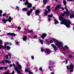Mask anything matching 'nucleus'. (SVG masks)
I'll return each mask as SVG.
<instances>
[{
  "label": "nucleus",
  "instance_id": "1",
  "mask_svg": "<svg viewBox=\"0 0 74 74\" xmlns=\"http://www.w3.org/2000/svg\"><path fill=\"white\" fill-rule=\"evenodd\" d=\"M71 23L70 22V20H67L66 19H64V20L62 21L60 23V24L61 25H66V26L68 28H69L71 26L69 24H71Z\"/></svg>",
  "mask_w": 74,
  "mask_h": 74
},
{
  "label": "nucleus",
  "instance_id": "2",
  "mask_svg": "<svg viewBox=\"0 0 74 74\" xmlns=\"http://www.w3.org/2000/svg\"><path fill=\"white\" fill-rule=\"evenodd\" d=\"M56 45L58 48H62V46H63V43L62 42H60L58 41H56Z\"/></svg>",
  "mask_w": 74,
  "mask_h": 74
},
{
  "label": "nucleus",
  "instance_id": "3",
  "mask_svg": "<svg viewBox=\"0 0 74 74\" xmlns=\"http://www.w3.org/2000/svg\"><path fill=\"white\" fill-rule=\"evenodd\" d=\"M69 71L70 73H73L74 71V65L73 64H71L69 66Z\"/></svg>",
  "mask_w": 74,
  "mask_h": 74
},
{
  "label": "nucleus",
  "instance_id": "4",
  "mask_svg": "<svg viewBox=\"0 0 74 74\" xmlns=\"http://www.w3.org/2000/svg\"><path fill=\"white\" fill-rule=\"evenodd\" d=\"M50 7H51L49 6H48L47 7V9H48V11H45V15L46 16V15H48V14L49 13V11H51V9H50Z\"/></svg>",
  "mask_w": 74,
  "mask_h": 74
},
{
  "label": "nucleus",
  "instance_id": "5",
  "mask_svg": "<svg viewBox=\"0 0 74 74\" xmlns=\"http://www.w3.org/2000/svg\"><path fill=\"white\" fill-rule=\"evenodd\" d=\"M13 66L14 68V70H16L17 73L20 74L21 72H20V71L19 70H18V68L17 67V66H15V65L14 64H13Z\"/></svg>",
  "mask_w": 74,
  "mask_h": 74
},
{
  "label": "nucleus",
  "instance_id": "6",
  "mask_svg": "<svg viewBox=\"0 0 74 74\" xmlns=\"http://www.w3.org/2000/svg\"><path fill=\"white\" fill-rule=\"evenodd\" d=\"M32 11H33V9H31L29 10V12H27V15L28 16H30V14H32Z\"/></svg>",
  "mask_w": 74,
  "mask_h": 74
},
{
  "label": "nucleus",
  "instance_id": "7",
  "mask_svg": "<svg viewBox=\"0 0 74 74\" xmlns=\"http://www.w3.org/2000/svg\"><path fill=\"white\" fill-rule=\"evenodd\" d=\"M47 36V34L43 33L42 35V36H41V37L42 38V39H44V37H46Z\"/></svg>",
  "mask_w": 74,
  "mask_h": 74
},
{
  "label": "nucleus",
  "instance_id": "8",
  "mask_svg": "<svg viewBox=\"0 0 74 74\" xmlns=\"http://www.w3.org/2000/svg\"><path fill=\"white\" fill-rule=\"evenodd\" d=\"M40 13V11L38 10H35V15H38Z\"/></svg>",
  "mask_w": 74,
  "mask_h": 74
},
{
  "label": "nucleus",
  "instance_id": "9",
  "mask_svg": "<svg viewBox=\"0 0 74 74\" xmlns=\"http://www.w3.org/2000/svg\"><path fill=\"white\" fill-rule=\"evenodd\" d=\"M25 71L26 73L28 72L29 74H33V73L31 72V71L29 70V69H25Z\"/></svg>",
  "mask_w": 74,
  "mask_h": 74
},
{
  "label": "nucleus",
  "instance_id": "10",
  "mask_svg": "<svg viewBox=\"0 0 74 74\" xmlns=\"http://www.w3.org/2000/svg\"><path fill=\"white\" fill-rule=\"evenodd\" d=\"M51 45L55 51H57V50H58V48H57L55 45H54V44H52Z\"/></svg>",
  "mask_w": 74,
  "mask_h": 74
},
{
  "label": "nucleus",
  "instance_id": "11",
  "mask_svg": "<svg viewBox=\"0 0 74 74\" xmlns=\"http://www.w3.org/2000/svg\"><path fill=\"white\" fill-rule=\"evenodd\" d=\"M27 7L28 8H30L32 7V4L30 3H29L27 5Z\"/></svg>",
  "mask_w": 74,
  "mask_h": 74
},
{
  "label": "nucleus",
  "instance_id": "12",
  "mask_svg": "<svg viewBox=\"0 0 74 74\" xmlns=\"http://www.w3.org/2000/svg\"><path fill=\"white\" fill-rule=\"evenodd\" d=\"M2 21L3 23H6L7 21L8 22V19H5L4 18H2Z\"/></svg>",
  "mask_w": 74,
  "mask_h": 74
},
{
  "label": "nucleus",
  "instance_id": "13",
  "mask_svg": "<svg viewBox=\"0 0 74 74\" xmlns=\"http://www.w3.org/2000/svg\"><path fill=\"white\" fill-rule=\"evenodd\" d=\"M23 11H28L29 9L27 8H24L22 9Z\"/></svg>",
  "mask_w": 74,
  "mask_h": 74
},
{
  "label": "nucleus",
  "instance_id": "14",
  "mask_svg": "<svg viewBox=\"0 0 74 74\" xmlns=\"http://www.w3.org/2000/svg\"><path fill=\"white\" fill-rule=\"evenodd\" d=\"M15 34H14V33H8L7 34L8 36H16Z\"/></svg>",
  "mask_w": 74,
  "mask_h": 74
},
{
  "label": "nucleus",
  "instance_id": "15",
  "mask_svg": "<svg viewBox=\"0 0 74 74\" xmlns=\"http://www.w3.org/2000/svg\"><path fill=\"white\" fill-rule=\"evenodd\" d=\"M12 19H13V18H12V17H11L10 16H9V17L8 20V21L9 22H11V20H12Z\"/></svg>",
  "mask_w": 74,
  "mask_h": 74
},
{
  "label": "nucleus",
  "instance_id": "16",
  "mask_svg": "<svg viewBox=\"0 0 74 74\" xmlns=\"http://www.w3.org/2000/svg\"><path fill=\"white\" fill-rule=\"evenodd\" d=\"M61 7V5H58L55 8V11H56L58 9V8H59L60 7Z\"/></svg>",
  "mask_w": 74,
  "mask_h": 74
},
{
  "label": "nucleus",
  "instance_id": "17",
  "mask_svg": "<svg viewBox=\"0 0 74 74\" xmlns=\"http://www.w3.org/2000/svg\"><path fill=\"white\" fill-rule=\"evenodd\" d=\"M69 49V47L67 45L64 46V48H63V51H65L66 49Z\"/></svg>",
  "mask_w": 74,
  "mask_h": 74
},
{
  "label": "nucleus",
  "instance_id": "18",
  "mask_svg": "<svg viewBox=\"0 0 74 74\" xmlns=\"http://www.w3.org/2000/svg\"><path fill=\"white\" fill-rule=\"evenodd\" d=\"M46 51L47 52V54H49L51 52V50H49L48 49H46Z\"/></svg>",
  "mask_w": 74,
  "mask_h": 74
},
{
  "label": "nucleus",
  "instance_id": "19",
  "mask_svg": "<svg viewBox=\"0 0 74 74\" xmlns=\"http://www.w3.org/2000/svg\"><path fill=\"white\" fill-rule=\"evenodd\" d=\"M14 73L15 72L14 71H12V73L7 72H5L4 74H14Z\"/></svg>",
  "mask_w": 74,
  "mask_h": 74
},
{
  "label": "nucleus",
  "instance_id": "20",
  "mask_svg": "<svg viewBox=\"0 0 74 74\" xmlns=\"http://www.w3.org/2000/svg\"><path fill=\"white\" fill-rule=\"evenodd\" d=\"M23 41H25L26 40H27V36H24L23 38Z\"/></svg>",
  "mask_w": 74,
  "mask_h": 74
},
{
  "label": "nucleus",
  "instance_id": "21",
  "mask_svg": "<svg viewBox=\"0 0 74 74\" xmlns=\"http://www.w3.org/2000/svg\"><path fill=\"white\" fill-rule=\"evenodd\" d=\"M64 14H66L67 16H68V15H69L70 14V13L68 12H65Z\"/></svg>",
  "mask_w": 74,
  "mask_h": 74
},
{
  "label": "nucleus",
  "instance_id": "22",
  "mask_svg": "<svg viewBox=\"0 0 74 74\" xmlns=\"http://www.w3.org/2000/svg\"><path fill=\"white\" fill-rule=\"evenodd\" d=\"M73 18L74 17V14H71V15L70 16V18L71 19L73 18Z\"/></svg>",
  "mask_w": 74,
  "mask_h": 74
},
{
  "label": "nucleus",
  "instance_id": "23",
  "mask_svg": "<svg viewBox=\"0 0 74 74\" xmlns=\"http://www.w3.org/2000/svg\"><path fill=\"white\" fill-rule=\"evenodd\" d=\"M17 66L19 69H20V70H21V69H22V66H21V65H18Z\"/></svg>",
  "mask_w": 74,
  "mask_h": 74
},
{
  "label": "nucleus",
  "instance_id": "24",
  "mask_svg": "<svg viewBox=\"0 0 74 74\" xmlns=\"http://www.w3.org/2000/svg\"><path fill=\"white\" fill-rule=\"evenodd\" d=\"M39 41H40V42L41 44H43V40L40 39H39Z\"/></svg>",
  "mask_w": 74,
  "mask_h": 74
},
{
  "label": "nucleus",
  "instance_id": "25",
  "mask_svg": "<svg viewBox=\"0 0 74 74\" xmlns=\"http://www.w3.org/2000/svg\"><path fill=\"white\" fill-rule=\"evenodd\" d=\"M5 62L8 63H9V64H10V63H11V61H9L7 60H6Z\"/></svg>",
  "mask_w": 74,
  "mask_h": 74
},
{
  "label": "nucleus",
  "instance_id": "26",
  "mask_svg": "<svg viewBox=\"0 0 74 74\" xmlns=\"http://www.w3.org/2000/svg\"><path fill=\"white\" fill-rule=\"evenodd\" d=\"M3 49H6L7 48V46H6V45H5L4 46H2V48Z\"/></svg>",
  "mask_w": 74,
  "mask_h": 74
},
{
  "label": "nucleus",
  "instance_id": "27",
  "mask_svg": "<svg viewBox=\"0 0 74 74\" xmlns=\"http://www.w3.org/2000/svg\"><path fill=\"white\" fill-rule=\"evenodd\" d=\"M48 16L49 18H52L53 17V15L51 14V15H48Z\"/></svg>",
  "mask_w": 74,
  "mask_h": 74
},
{
  "label": "nucleus",
  "instance_id": "28",
  "mask_svg": "<svg viewBox=\"0 0 74 74\" xmlns=\"http://www.w3.org/2000/svg\"><path fill=\"white\" fill-rule=\"evenodd\" d=\"M58 23H59V22H58V21L56 20L55 21V22H54V23L55 24V25L56 24H58Z\"/></svg>",
  "mask_w": 74,
  "mask_h": 74
},
{
  "label": "nucleus",
  "instance_id": "29",
  "mask_svg": "<svg viewBox=\"0 0 74 74\" xmlns=\"http://www.w3.org/2000/svg\"><path fill=\"white\" fill-rule=\"evenodd\" d=\"M63 3L64 5H66V1L65 0H63Z\"/></svg>",
  "mask_w": 74,
  "mask_h": 74
},
{
  "label": "nucleus",
  "instance_id": "30",
  "mask_svg": "<svg viewBox=\"0 0 74 74\" xmlns=\"http://www.w3.org/2000/svg\"><path fill=\"white\" fill-rule=\"evenodd\" d=\"M5 45H6V46L7 47V45H11V44H9L8 42H6V43L5 44Z\"/></svg>",
  "mask_w": 74,
  "mask_h": 74
},
{
  "label": "nucleus",
  "instance_id": "31",
  "mask_svg": "<svg viewBox=\"0 0 74 74\" xmlns=\"http://www.w3.org/2000/svg\"><path fill=\"white\" fill-rule=\"evenodd\" d=\"M43 2L44 4H46L47 2V0H43Z\"/></svg>",
  "mask_w": 74,
  "mask_h": 74
},
{
  "label": "nucleus",
  "instance_id": "32",
  "mask_svg": "<svg viewBox=\"0 0 74 74\" xmlns=\"http://www.w3.org/2000/svg\"><path fill=\"white\" fill-rule=\"evenodd\" d=\"M63 19V17H59V19L60 21H62V19Z\"/></svg>",
  "mask_w": 74,
  "mask_h": 74
},
{
  "label": "nucleus",
  "instance_id": "33",
  "mask_svg": "<svg viewBox=\"0 0 74 74\" xmlns=\"http://www.w3.org/2000/svg\"><path fill=\"white\" fill-rule=\"evenodd\" d=\"M29 4V2L28 1H26L25 3V5H26L27 4Z\"/></svg>",
  "mask_w": 74,
  "mask_h": 74
},
{
  "label": "nucleus",
  "instance_id": "34",
  "mask_svg": "<svg viewBox=\"0 0 74 74\" xmlns=\"http://www.w3.org/2000/svg\"><path fill=\"white\" fill-rule=\"evenodd\" d=\"M7 48L8 50H10V47H9V46H7Z\"/></svg>",
  "mask_w": 74,
  "mask_h": 74
},
{
  "label": "nucleus",
  "instance_id": "35",
  "mask_svg": "<svg viewBox=\"0 0 74 74\" xmlns=\"http://www.w3.org/2000/svg\"><path fill=\"white\" fill-rule=\"evenodd\" d=\"M25 30L27 32H29V29H25Z\"/></svg>",
  "mask_w": 74,
  "mask_h": 74
},
{
  "label": "nucleus",
  "instance_id": "36",
  "mask_svg": "<svg viewBox=\"0 0 74 74\" xmlns=\"http://www.w3.org/2000/svg\"><path fill=\"white\" fill-rule=\"evenodd\" d=\"M5 58L6 59H8V56L7 55H6Z\"/></svg>",
  "mask_w": 74,
  "mask_h": 74
},
{
  "label": "nucleus",
  "instance_id": "37",
  "mask_svg": "<svg viewBox=\"0 0 74 74\" xmlns=\"http://www.w3.org/2000/svg\"><path fill=\"white\" fill-rule=\"evenodd\" d=\"M4 63V61L3 60L1 61V63H2V64H3Z\"/></svg>",
  "mask_w": 74,
  "mask_h": 74
},
{
  "label": "nucleus",
  "instance_id": "38",
  "mask_svg": "<svg viewBox=\"0 0 74 74\" xmlns=\"http://www.w3.org/2000/svg\"><path fill=\"white\" fill-rule=\"evenodd\" d=\"M73 57V56L71 55H70L69 56V58H72Z\"/></svg>",
  "mask_w": 74,
  "mask_h": 74
},
{
  "label": "nucleus",
  "instance_id": "39",
  "mask_svg": "<svg viewBox=\"0 0 74 74\" xmlns=\"http://www.w3.org/2000/svg\"><path fill=\"white\" fill-rule=\"evenodd\" d=\"M2 47L3 45H0V49H1L2 48Z\"/></svg>",
  "mask_w": 74,
  "mask_h": 74
},
{
  "label": "nucleus",
  "instance_id": "40",
  "mask_svg": "<svg viewBox=\"0 0 74 74\" xmlns=\"http://www.w3.org/2000/svg\"><path fill=\"white\" fill-rule=\"evenodd\" d=\"M2 43H3V41L1 40H0V44H1Z\"/></svg>",
  "mask_w": 74,
  "mask_h": 74
},
{
  "label": "nucleus",
  "instance_id": "41",
  "mask_svg": "<svg viewBox=\"0 0 74 74\" xmlns=\"http://www.w3.org/2000/svg\"><path fill=\"white\" fill-rule=\"evenodd\" d=\"M17 29L18 30H21V27H19Z\"/></svg>",
  "mask_w": 74,
  "mask_h": 74
},
{
  "label": "nucleus",
  "instance_id": "42",
  "mask_svg": "<svg viewBox=\"0 0 74 74\" xmlns=\"http://www.w3.org/2000/svg\"><path fill=\"white\" fill-rule=\"evenodd\" d=\"M34 37L35 38H37V36L36 35L34 36Z\"/></svg>",
  "mask_w": 74,
  "mask_h": 74
},
{
  "label": "nucleus",
  "instance_id": "43",
  "mask_svg": "<svg viewBox=\"0 0 74 74\" xmlns=\"http://www.w3.org/2000/svg\"><path fill=\"white\" fill-rule=\"evenodd\" d=\"M16 45H19V44H18V42H16Z\"/></svg>",
  "mask_w": 74,
  "mask_h": 74
},
{
  "label": "nucleus",
  "instance_id": "44",
  "mask_svg": "<svg viewBox=\"0 0 74 74\" xmlns=\"http://www.w3.org/2000/svg\"><path fill=\"white\" fill-rule=\"evenodd\" d=\"M53 42V41L52 40H51L50 41V43L51 44V43H52Z\"/></svg>",
  "mask_w": 74,
  "mask_h": 74
},
{
  "label": "nucleus",
  "instance_id": "45",
  "mask_svg": "<svg viewBox=\"0 0 74 74\" xmlns=\"http://www.w3.org/2000/svg\"><path fill=\"white\" fill-rule=\"evenodd\" d=\"M39 70H40V71H42V68H41V67H40L39 68Z\"/></svg>",
  "mask_w": 74,
  "mask_h": 74
},
{
  "label": "nucleus",
  "instance_id": "46",
  "mask_svg": "<svg viewBox=\"0 0 74 74\" xmlns=\"http://www.w3.org/2000/svg\"><path fill=\"white\" fill-rule=\"evenodd\" d=\"M3 69H5V70H7V67H5L3 68Z\"/></svg>",
  "mask_w": 74,
  "mask_h": 74
},
{
  "label": "nucleus",
  "instance_id": "47",
  "mask_svg": "<svg viewBox=\"0 0 74 74\" xmlns=\"http://www.w3.org/2000/svg\"><path fill=\"white\" fill-rule=\"evenodd\" d=\"M45 42H47V43H48V40L47 39H45Z\"/></svg>",
  "mask_w": 74,
  "mask_h": 74
},
{
  "label": "nucleus",
  "instance_id": "48",
  "mask_svg": "<svg viewBox=\"0 0 74 74\" xmlns=\"http://www.w3.org/2000/svg\"><path fill=\"white\" fill-rule=\"evenodd\" d=\"M3 13V12H2V10H0V14H1Z\"/></svg>",
  "mask_w": 74,
  "mask_h": 74
},
{
  "label": "nucleus",
  "instance_id": "49",
  "mask_svg": "<svg viewBox=\"0 0 74 74\" xmlns=\"http://www.w3.org/2000/svg\"><path fill=\"white\" fill-rule=\"evenodd\" d=\"M44 49H43L41 48V51H42V52H44Z\"/></svg>",
  "mask_w": 74,
  "mask_h": 74
},
{
  "label": "nucleus",
  "instance_id": "50",
  "mask_svg": "<svg viewBox=\"0 0 74 74\" xmlns=\"http://www.w3.org/2000/svg\"><path fill=\"white\" fill-rule=\"evenodd\" d=\"M6 15V14L5 13L3 14V16H5Z\"/></svg>",
  "mask_w": 74,
  "mask_h": 74
},
{
  "label": "nucleus",
  "instance_id": "51",
  "mask_svg": "<svg viewBox=\"0 0 74 74\" xmlns=\"http://www.w3.org/2000/svg\"><path fill=\"white\" fill-rule=\"evenodd\" d=\"M65 8L66 11H67V10H68L67 8V7H66V6L65 7Z\"/></svg>",
  "mask_w": 74,
  "mask_h": 74
},
{
  "label": "nucleus",
  "instance_id": "52",
  "mask_svg": "<svg viewBox=\"0 0 74 74\" xmlns=\"http://www.w3.org/2000/svg\"><path fill=\"white\" fill-rule=\"evenodd\" d=\"M8 56H10V57H11V55L10 53H9L8 54Z\"/></svg>",
  "mask_w": 74,
  "mask_h": 74
},
{
  "label": "nucleus",
  "instance_id": "53",
  "mask_svg": "<svg viewBox=\"0 0 74 74\" xmlns=\"http://www.w3.org/2000/svg\"><path fill=\"white\" fill-rule=\"evenodd\" d=\"M34 57L33 56H32V59L33 60V59H34Z\"/></svg>",
  "mask_w": 74,
  "mask_h": 74
},
{
  "label": "nucleus",
  "instance_id": "54",
  "mask_svg": "<svg viewBox=\"0 0 74 74\" xmlns=\"http://www.w3.org/2000/svg\"><path fill=\"white\" fill-rule=\"evenodd\" d=\"M33 8V10H36V7H33V8Z\"/></svg>",
  "mask_w": 74,
  "mask_h": 74
},
{
  "label": "nucleus",
  "instance_id": "55",
  "mask_svg": "<svg viewBox=\"0 0 74 74\" xmlns=\"http://www.w3.org/2000/svg\"><path fill=\"white\" fill-rule=\"evenodd\" d=\"M29 32H30V33H33V31L31 30L30 31H29Z\"/></svg>",
  "mask_w": 74,
  "mask_h": 74
},
{
  "label": "nucleus",
  "instance_id": "56",
  "mask_svg": "<svg viewBox=\"0 0 74 74\" xmlns=\"http://www.w3.org/2000/svg\"><path fill=\"white\" fill-rule=\"evenodd\" d=\"M3 69V68L1 67H0V70H2Z\"/></svg>",
  "mask_w": 74,
  "mask_h": 74
},
{
  "label": "nucleus",
  "instance_id": "57",
  "mask_svg": "<svg viewBox=\"0 0 74 74\" xmlns=\"http://www.w3.org/2000/svg\"><path fill=\"white\" fill-rule=\"evenodd\" d=\"M10 67H12V64H10L9 65Z\"/></svg>",
  "mask_w": 74,
  "mask_h": 74
},
{
  "label": "nucleus",
  "instance_id": "58",
  "mask_svg": "<svg viewBox=\"0 0 74 74\" xmlns=\"http://www.w3.org/2000/svg\"><path fill=\"white\" fill-rule=\"evenodd\" d=\"M68 62V61H67V60H66V64H67V63Z\"/></svg>",
  "mask_w": 74,
  "mask_h": 74
},
{
  "label": "nucleus",
  "instance_id": "59",
  "mask_svg": "<svg viewBox=\"0 0 74 74\" xmlns=\"http://www.w3.org/2000/svg\"><path fill=\"white\" fill-rule=\"evenodd\" d=\"M16 8L17 9H19V7H18V6H16Z\"/></svg>",
  "mask_w": 74,
  "mask_h": 74
},
{
  "label": "nucleus",
  "instance_id": "60",
  "mask_svg": "<svg viewBox=\"0 0 74 74\" xmlns=\"http://www.w3.org/2000/svg\"><path fill=\"white\" fill-rule=\"evenodd\" d=\"M64 16V14H61L62 16Z\"/></svg>",
  "mask_w": 74,
  "mask_h": 74
},
{
  "label": "nucleus",
  "instance_id": "61",
  "mask_svg": "<svg viewBox=\"0 0 74 74\" xmlns=\"http://www.w3.org/2000/svg\"><path fill=\"white\" fill-rule=\"evenodd\" d=\"M48 20L49 21H51V18H49Z\"/></svg>",
  "mask_w": 74,
  "mask_h": 74
},
{
  "label": "nucleus",
  "instance_id": "62",
  "mask_svg": "<svg viewBox=\"0 0 74 74\" xmlns=\"http://www.w3.org/2000/svg\"><path fill=\"white\" fill-rule=\"evenodd\" d=\"M49 68V69H50V68H51V66H48Z\"/></svg>",
  "mask_w": 74,
  "mask_h": 74
},
{
  "label": "nucleus",
  "instance_id": "63",
  "mask_svg": "<svg viewBox=\"0 0 74 74\" xmlns=\"http://www.w3.org/2000/svg\"><path fill=\"white\" fill-rule=\"evenodd\" d=\"M16 64H19V63L18 62H16Z\"/></svg>",
  "mask_w": 74,
  "mask_h": 74
},
{
  "label": "nucleus",
  "instance_id": "64",
  "mask_svg": "<svg viewBox=\"0 0 74 74\" xmlns=\"http://www.w3.org/2000/svg\"><path fill=\"white\" fill-rule=\"evenodd\" d=\"M61 9H62V10H64V8H61Z\"/></svg>",
  "mask_w": 74,
  "mask_h": 74
}]
</instances>
